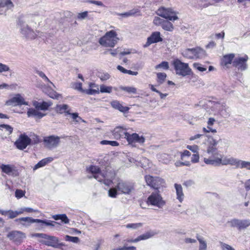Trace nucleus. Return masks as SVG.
I'll list each match as a JSON object with an SVG mask.
<instances>
[{
	"label": "nucleus",
	"mask_w": 250,
	"mask_h": 250,
	"mask_svg": "<svg viewBox=\"0 0 250 250\" xmlns=\"http://www.w3.org/2000/svg\"><path fill=\"white\" fill-rule=\"evenodd\" d=\"M156 14L167 20H164L162 25V28L168 31H170L171 29H173V25L170 21H174L178 19L176 13L171 8H166L164 6L160 7Z\"/></svg>",
	"instance_id": "f257e3e1"
},
{
	"label": "nucleus",
	"mask_w": 250,
	"mask_h": 250,
	"mask_svg": "<svg viewBox=\"0 0 250 250\" xmlns=\"http://www.w3.org/2000/svg\"><path fill=\"white\" fill-rule=\"evenodd\" d=\"M114 135L116 139L120 138L121 136L125 135V138L127 140L129 144L133 143L143 144L145 141V139L143 136H140L137 133L130 134L128 132L123 131L120 128H117L114 130Z\"/></svg>",
	"instance_id": "f03ea898"
},
{
	"label": "nucleus",
	"mask_w": 250,
	"mask_h": 250,
	"mask_svg": "<svg viewBox=\"0 0 250 250\" xmlns=\"http://www.w3.org/2000/svg\"><path fill=\"white\" fill-rule=\"evenodd\" d=\"M182 54L188 59H203L206 56V51L200 47L187 48L183 50Z\"/></svg>",
	"instance_id": "7ed1b4c3"
},
{
	"label": "nucleus",
	"mask_w": 250,
	"mask_h": 250,
	"mask_svg": "<svg viewBox=\"0 0 250 250\" xmlns=\"http://www.w3.org/2000/svg\"><path fill=\"white\" fill-rule=\"evenodd\" d=\"M172 64L176 74L179 76L185 77L190 75L192 72L188 63L183 62L178 59L173 61Z\"/></svg>",
	"instance_id": "20e7f679"
},
{
	"label": "nucleus",
	"mask_w": 250,
	"mask_h": 250,
	"mask_svg": "<svg viewBox=\"0 0 250 250\" xmlns=\"http://www.w3.org/2000/svg\"><path fill=\"white\" fill-rule=\"evenodd\" d=\"M118 40L116 32H106L104 36L100 38L99 43L104 47H113Z\"/></svg>",
	"instance_id": "39448f33"
},
{
	"label": "nucleus",
	"mask_w": 250,
	"mask_h": 250,
	"mask_svg": "<svg viewBox=\"0 0 250 250\" xmlns=\"http://www.w3.org/2000/svg\"><path fill=\"white\" fill-rule=\"evenodd\" d=\"M76 16L70 11L64 12V17L62 19V22L64 23L65 29L73 30V27L77 26Z\"/></svg>",
	"instance_id": "423d86ee"
},
{
	"label": "nucleus",
	"mask_w": 250,
	"mask_h": 250,
	"mask_svg": "<svg viewBox=\"0 0 250 250\" xmlns=\"http://www.w3.org/2000/svg\"><path fill=\"white\" fill-rule=\"evenodd\" d=\"M147 203L159 208H162L166 204L159 192H152L147 198Z\"/></svg>",
	"instance_id": "0eeeda50"
},
{
	"label": "nucleus",
	"mask_w": 250,
	"mask_h": 250,
	"mask_svg": "<svg viewBox=\"0 0 250 250\" xmlns=\"http://www.w3.org/2000/svg\"><path fill=\"white\" fill-rule=\"evenodd\" d=\"M60 138L57 136L51 135L47 136L43 139L44 146L49 149H52L57 147L60 144Z\"/></svg>",
	"instance_id": "6e6552de"
},
{
	"label": "nucleus",
	"mask_w": 250,
	"mask_h": 250,
	"mask_svg": "<svg viewBox=\"0 0 250 250\" xmlns=\"http://www.w3.org/2000/svg\"><path fill=\"white\" fill-rule=\"evenodd\" d=\"M228 223L231 227H235L239 230H242L250 226V220L233 219L228 221Z\"/></svg>",
	"instance_id": "1a4fd4ad"
},
{
	"label": "nucleus",
	"mask_w": 250,
	"mask_h": 250,
	"mask_svg": "<svg viewBox=\"0 0 250 250\" xmlns=\"http://www.w3.org/2000/svg\"><path fill=\"white\" fill-rule=\"evenodd\" d=\"M42 244L48 246L57 248L59 246H63L64 245L62 243H59V239L54 236L46 235L44 239L40 241Z\"/></svg>",
	"instance_id": "9d476101"
},
{
	"label": "nucleus",
	"mask_w": 250,
	"mask_h": 250,
	"mask_svg": "<svg viewBox=\"0 0 250 250\" xmlns=\"http://www.w3.org/2000/svg\"><path fill=\"white\" fill-rule=\"evenodd\" d=\"M145 180L147 185L153 188L158 189L164 183V180L158 177H153L149 175L145 176Z\"/></svg>",
	"instance_id": "9b49d317"
},
{
	"label": "nucleus",
	"mask_w": 250,
	"mask_h": 250,
	"mask_svg": "<svg viewBox=\"0 0 250 250\" xmlns=\"http://www.w3.org/2000/svg\"><path fill=\"white\" fill-rule=\"evenodd\" d=\"M31 140L25 134H21L15 142L16 147L20 150L25 148L31 143Z\"/></svg>",
	"instance_id": "f8f14e48"
},
{
	"label": "nucleus",
	"mask_w": 250,
	"mask_h": 250,
	"mask_svg": "<svg viewBox=\"0 0 250 250\" xmlns=\"http://www.w3.org/2000/svg\"><path fill=\"white\" fill-rule=\"evenodd\" d=\"M5 104L8 106H21L22 105H28V102H25L24 99L20 94H16L6 102Z\"/></svg>",
	"instance_id": "ddd939ff"
},
{
	"label": "nucleus",
	"mask_w": 250,
	"mask_h": 250,
	"mask_svg": "<svg viewBox=\"0 0 250 250\" xmlns=\"http://www.w3.org/2000/svg\"><path fill=\"white\" fill-rule=\"evenodd\" d=\"M87 170L93 174V177L99 182H102V178L105 177V175L102 172L100 168L96 166H91L87 168Z\"/></svg>",
	"instance_id": "4468645a"
},
{
	"label": "nucleus",
	"mask_w": 250,
	"mask_h": 250,
	"mask_svg": "<svg viewBox=\"0 0 250 250\" xmlns=\"http://www.w3.org/2000/svg\"><path fill=\"white\" fill-rule=\"evenodd\" d=\"M248 57L245 55L244 57L236 58L232 62L233 66L237 67L241 70H245L247 68V62Z\"/></svg>",
	"instance_id": "2eb2a0df"
},
{
	"label": "nucleus",
	"mask_w": 250,
	"mask_h": 250,
	"mask_svg": "<svg viewBox=\"0 0 250 250\" xmlns=\"http://www.w3.org/2000/svg\"><path fill=\"white\" fill-rule=\"evenodd\" d=\"M7 237L15 242L21 243L22 239L25 238V235L20 231H12L7 234Z\"/></svg>",
	"instance_id": "dca6fc26"
},
{
	"label": "nucleus",
	"mask_w": 250,
	"mask_h": 250,
	"mask_svg": "<svg viewBox=\"0 0 250 250\" xmlns=\"http://www.w3.org/2000/svg\"><path fill=\"white\" fill-rule=\"evenodd\" d=\"M27 17L24 15H21L17 21V25L20 27L21 31H33L31 30L27 24Z\"/></svg>",
	"instance_id": "f3484780"
},
{
	"label": "nucleus",
	"mask_w": 250,
	"mask_h": 250,
	"mask_svg": "<svg viewBox=\"0 0 250 250\" xmlns=\"http://www.w3.org/2000/svg\"><path fill=\"white\" fill-rule=\"evenodd\" d=\"M52 105V103L49 101L39 102L35 101L33 102V105L40 110L46 111Z\"/></svg>",
	"instance_id": "a211bd4d"
},
{
	"label": "nucleus",
	"mask_w": 250,
	"mask_h": 250,
	"mask_svg": "<svg viewBox=\"0 0 250 250\" xmlns=\"http://www.w3.org/2000/svg\"><path fill=\"white\" fill-rule=\"evenodd\" d=\"M117 188L119 191L124 194H129L133 189L132 185L123 182L119 183L117 186Z\"/></svg>",
	"instance_id": "6ab92c4d"
},
{
	"label": "nucleus",
	"mask_w": 250,
	"mask_h": 250,
	"mask_svg": "<svg viewBox=\"0 0 250 250\" xmlns=\"http://www.w3.org/2000/svg\"><path fill=\"white\" fill-rule=\"evenodd\" d=\"M160 32H153L151 36L147 38V42L144 46L147 47L152 43L162 41L163 39L160 37Z\"/></svg>",
	"instance_id": "aec40b11"
},
{
	"label": "nucleus",
	"mask_w": 250,
	"mask_h": 250,
	"mask_svg": "<svg viewBox=\"0 0 250 250\" xmlns=\"http://www.w3.org/2000/svg\"><path fill=\"white\" fill-rule=\"evenodd\" d=\"M219 156L220 157L215 156L214 157L211 155V157L208 158H204V161L207 165L219 166L221 165V155H219Z\"/></svg>",
	"instance_id": "412c9836"
},
{
	"label": "nucleus",
	"mask_w": 250,
	"mask_h": 250,
	"mask_svg": "<svg viewBox=\"0 0 250 250\" xmlns=\"http://www.w3.org/2000/svg\"><path fill=\"white\" fill-rule=\"evenodd\" d=\"M39 109L35 108H29L27 112V115L28 117H34L35 118L41 119L43 117L46 115V114H44L39 111Z\"/></svg>",
	"instance_id": "4be33fe9"
},
{
	"label": "nucleus",
	"mask_w": 250,
	"mask_h": 250,
	"mask_svg": "<svg viewBox=\"0 0 250 250\" xmlns=\"http://www.w3.org/2000/svg\"><path fill=\"white\" fill-rule=\"evenodd\" d=\"M0 213L4 216H8L10 219H13L16 217L19 214H22V211H13L12 210H0Z\"/></svg>",
	"instance_id": "5701e85b"
},
{
	"label": "nucleus",
	"mask_w": 250,
	"mask_h": 250,
	"mask_svg": "<svg viewBox=\"0 0 250 250\" xmlns=\"http://www.w3.org/2000/svg\"><path fill=\"white\" fill-rule=\"evenodd\" d=\"M55 110L57 113L60 114H70V108L69 106L66 104L57 105Z\"/></svg>",
	"instance_id": "b1692460"
},
{
	"label": "nucleus",
	"mask_w": 250,
	"mask_h": 250,
	"mask_svg": "<svg viewBox=\"0 0 250 250\" xmlns=\"http://www.w3.org/2000/svg\"><path fill=\"white\" fill-rule=\"evenodd\" d=\"M112 106L116 109L119 110L120 111L125 113L128 111L129 108L127 106H124L119 102L117 101H113L111 103Z\"/></svg>",
	"instance_id": "393cba45"
},
{
	"label": "nucleus",
	"mask_w": 250,
	"mask_h": 250,
	"mask_svg": "<svg viewBox=\"0 0 250 250\" xmlns=\"http://www.w3.org/2000/svg\"><path fill=\"white\" fill-rule=\"evenodd\" d=\"M174 187L176 189L177 199L180 203H182L183 201L184 197L182 187L181 185L175 184Z\"/></svg>",
	"instance_id": "a878e982"
},
{
	"label": "nucleus",
	"mask_w": 250,
	"mask_h": 250,
	"mask_svg": "<svg viewBox=\"0 0 250 250\" xmlns=\"http://www.w3.org/2000/svg\"><path fill=\"white\" fill-rule=\"evenodd\" d=\"M2 171L8 175H11L14 173L15 167L10 165L2 164L1 166Z\"/></svg>",
	"instance_id": "bb28decb"
},
{
	"label": "nucleus",
	"mask_w": 250,
	"mask_h": 250,
	"mask_svg": "<svg viewBox=\"0 0 250 250\" xmlns=\"http://www.w3.org/2000/svg\"><path fill=\"white\" fill-rule=\"evenodd\" d=\"M53 160V158L52 157H47L42 159L34 166V170L44 166L48 163L52 162Z\"/></svg>",
	"instance_id": "cd10ccee"
},
{
	"label": "nucleus",
	"mask_w": 250,
	"mask_h": 250,
	"mask_svg": "<svg viewBox=\"0 0 250 250\" xmlns=\"http://www.w3.org/2000/svg\"><path fill=\"white\" fill-rule=\"evenodd\" d=\"M234 57V54H229L225 55L222 60V64L225 66H227L229 64H231Z\"/></svg>",
	"instance_id": "c85d7f7f"
},
{
	"label": "nucleus",
	"mask_w": 250,
	"mask_h": 250,
	"mask_svg": "<svg viewBox=\"0 0 250 250\" xmlns=\"http://www.w3.org/2000/svg\"><path fill=\"white\" fill-rule=\"evenodd\" d=\"M0 7L10 9L14 7V4L11 0H0Z\"/></svg>",
	"instance_id": "c756f323"
},
{
	"label": "nucleus",
	"mask_w": 250,
	"mask_h": 250,
	"mask_svg": "<svg viewBox=\"0 0 250 250\" xmlns=\"http://www.w3.org/2000/svg\"><path fill=\"white\" fill-rule=\"evenodd\" d=\"M17 222H20L23 226H29L32 224L31 217H21L15 220Z\"/></svg>",
	"instance_id": "7c9ffc66"
},
{
	"label": "nucleus",
	"mask_w": 250,
	"mask_h": 250,
	"mask_svg": "<svg viewBox=\"0 0 250 250\" xmlns=\"http://www.w3.org/2000/svg\"><path fill=\"white\" fill-rule=\"evenodd\" d=\"M21 36L26 41L35 39L37 35L35 32H21Z\"/></svg>",
	"instance_id": "2f4dec72"
},
{
	"label": "nucleus",
	"mask_w": 250,
	"mask_h": 250,
	"mask_svg": "<svg viewBox=\"0 0 250 250\" xmlns=\"http://www.w3.org/2000/svg\"><path fill=\"white\" fill-rule=\"evenodd\" d=\"M139 12V10L138 9H133L127 12L123 13H118L117 15H119L123 18L128 17L134 15L135 14Z\"/></svg>",
	"instance_id": "473e14b6"
},
{
	"label": "nucleus",
	"mask_w": 250,
	"mask_h": 250,
	"mask_svg": "<svg viewBox=\"0 0 250 250\" xmlns=\"http://www.w3.org/2000/svg\"><path fill=\"white\" fill-rule=\"evenodd\" d=\"M0 130L4 131L6 135H9L12 133L13 128L9 125L2 124L0 125Z\"/></svg>",
	"instance_id": "72a5a7b5"
},
{
	"label": "nucleus",
	"mask_w": 250,
	"mask_h": 250,
	"mask_svg": "<svg viewBox=\"0 0 250 250\" xmlns=\"http://www.w3.org/2000/svg\"><path fill=\"white\" fill-rule=\"evenodd\" d=\"M207 152L208 154H210L211 155H212L214 157H215V156H218L220 155L218 153L216 146H208L207 150Z\"/></svg>",
	"instance_id": "f704fd0d"
},
{
	"label": "nucleus",
	"mask_w": 250,
	"mask_h": 250,
	"mask_svg": "<svg viewBox=\"0 0 250 250\" xmlns=\"http://www.w3.org/2000/svg\"><path fill=\"white\" fill-rule=\"evenodd\" d=\"M197 239L198 240L200 245L199 250H206L207 245L206 242L204 240L203 238L201 236H197Z\"/></svg>",
	"instance_id": "c9c22d12"
},
{
	"label": "nucleus",
	"mask_w": 250,
	"mask_h": 250,
	"mask_svg": "<svg viewBox=\"0 0 250 250\" xmlns=\"http://www.w3.org/2000/svg\"><path fill=\"white\" fill-rule=\"evenodd\" d=\"M32 223H42L45 224L46 226H54V224H57L56 222L51 221H45L40 219H34L31 218Z\"/></svg>",
	"instance_id": "e433bc0d"
},
{
	"label": "nucleus",
	"mask_w": 250,
	"mask_h": 250,
	"mask_svg": "<svg viewBox=\"0 0 250 250\" xmlns=\"http://www.w3.org/2000/svg\"><path fill=\"white\" fill-rule=\"evenodd\" d=\"M167 77L165 73H157V82L159 84H161L165 81Z\"/></svg>",
	"instance_id": "4c0bfd02"
},
{
	"label": "nucleus",
	"mask_w": 250,
	"mask_h": 250,
	"mask_svg": "<svg viewBox=\"0 0 250 250\" xmlns=\"http://www.w3.org/2000/svg\"><path fill=\"white\" fill-rule=\"evenodd\" d=\"M154 235L153 232H147L146 233L140 235L137 237V241L147 239Z\"/></svg>",
	"instance_id": "58836bf2"
},
{
	"label": "nucleus",
	"mask_w": 250,
	"mask_h": 250,
	"mask_svg": "<svg viewBox=\"0 0 250 250\" xmlns=\"http://www.w3.org/2000/svg\"><path fill=\"white\" fill-rule=\"evenodd\" d=\"M238 168H246L250 170V162L240 160Z\"/></svg>",
	"instance_id": "ea45409f"
},
{
	"label": "nucleus",
	"mask_w": 250,
	"mask_h": 250,
	"mask_svg": "<svg viewBox=\"0 0 250 250\" xmlns=\"http://www.w3.org/2000/svg\"><path fill=\"white\" fill-rule=\"evenodd\" d=\"M120 88L128 93L135 94L137 92L136 88L132 86H121Z\"/></svg>",
	"instance_id": "a19ab883"
},
{
	"label": "nucleus",
	"mask_w": 250,
	"mask_h": 250,
	"mask_svg": "<svg viewBox=\"0 0 250 250\" xmlns=\"http://www.w3.org/2000/svg\"><path fill=\"white\" fill-rule=\"evenodd\" d=\"M169 64L167 62H162L161 63L156 65L155 66V69L157 70L160 68H163L165 70H168L169 69Z\"/></svg>",
	"instance_id": "79ce46f5"
},
{
	"label": "nucleus",
	"mask_w": 250,
	"mask_h": 250,
	"mask_svg": "<svg viewBox=\"0 0 250 250\" xmlns=\"http://www.w3.org/2000/svg\"><path fill=\"white\" fill-rule=\"evenodd\" d=\"M113 87L112 86H107L104 85H100V91L101 93H110L112 92Z\"/></svg>",
	"instance_id": "37998d69"
},
{
	"label": "nucleus",
	"mask_w": 250,
	"mask_h": 250,
	"mask_svg": "<svg viewBox=\"0 0 250 250\" xmlns=\"http://www.w3.org/2000/svg\"><path fill=\"white\" fill-rule=\"evenodd\" d=\"M240 159L235 158L233 157H230L229 165L235 166L236 168L238 167Z\"/></svg>",
	"instance_id": "c03bdc74"
},
{
	"label": "nucleus",
	"mask_w": 250,
	"mask_h": 250,
	"mask_svg": "<svg viewBox=\"0 0 250 250\" xmlns=\"http://www.w3.org/2000/svg\"><path fill=\"white\" fill-rule=\"evenodd\" d=\"M36 73L40 77H41L44 80V81L49 82L51 84H53V83L49 80V79L47 77V76L45 75V74L42 71L37 70L36 71Z\"/></svg>",
	"instance_id": "a18cd8bd"
},
{
	"label": "nucleus",
	"mask_w": 250,
	"mask_h": 250,
	"mask_svg": "<svg viewBox=\"0 0 250 250\" xmlns=\"http://www.w3.org/2000/svg\"><path fill=\"white\" fill-rule=\"evenodd\" d=\"M47 94L49 97L52 99H58L59 97V95L51 89L48 90V92L47 93Z\"/></svg>",
	"instance_id": "49530a36"
},
{
	"label": "nucleus",
	"mask_w": 250,
	"mask_h": 250,
	"mask_svg": "<svg viewBox=\"0 0 250 250\" xmlns=\"http://www.w3.org/2000/svg\"><path fill=\"white\" fill-rule=\"evenodd\" d=\"M101 144L102 145H109L114 146H117L119 145L118 143L114 141L103 140L101 142Z\"/></svg>",
	"instance_id": "de8ad7c7"
},
{
	"label": "nucleus",
	"mask_w": 250,
	"mask_h": 250,
	"mask_svg": "<svg viewBox=\"0 0 250 250\" xmlns=\"http://www.w3.org/2000/svg\"><path fill=\"white\" fill-rule=\"evenodd\" d=\"M65 240L77 243L79 241V238L77 237H73L69 235H66Z\"/></svg>",
	"instance_id": "09e8293b"
},
{
	"label": "nucleus",
	"mask_w": 250,
	"mask_h": 250,
	"mask_svg": "<svg viewBox=\"0 0 250 250\" xmlns=\"http://www.w3.org/2000/svg\"><path fill=\"white\" fill-rule=\"evenodd\" d=\"M142 226V224L141 223H135V224H129L126 226V227L128 229H136L140 228Z\"/></svg>",
	"instance_id": "8fccbe9b"
},
{
	"label": "nucleus",
	"mask_w": 250,
	"mask_h": 250,
	"mask_svg": "<svg viewBox=\"0 0 250 250\" xmlns=\"http://www.w3.org/2000/svg\"><path fill=\"white\" fill-rule=\"evenodd\" d=\"M165 20L160 18L158 17H155L153 20V23L156 25L162 26Z\"/></svg>",
	"instance_id": "3c124183"
},
{
	"label": "nucleus",
	"mask_w": 250,
	"mask_h": 250,
	"mask_svg": "<svg viewBox=\"0 0 250 250\" xmlns=\"http://www.w3.org/2000/svg\"><path fill=\"white\" fill-rule=\"evenodd\" d=\"M88 16V12L84 11L81 13H79L78 14L77 16V19L79 20H84Z\"/></svg>",
	"instance_id": "603ef678"
},
{
	"label": "nucleus",
	"mask_w": 250,
	"mask_h": 250,
	"mask_svg": "<svg viewBox=\"0 0 250 250\" xmlns=\"http://www.w3.org/2000/svg\"><path fill=\"white\" fill-rule=\"evenodd\" d=\"M187 148L194 153H198L199 147L197 145L189 146H187Z\"/></svg>",
	"instance_id": "864d4df0"
},
{
	"label": "nucleus",
	"mask_w": 250,
	"mask_h": 250,
	"mask_svg": "<svg viewBox=\"0 0 250 250\" xmlns=\"http://www.w3.org/2000/svg\"><path fill=\"white\" fill-rule=\"evenodd\" d=\"M68 115L71 116L75 123H79V121L77 120L78 118L80 119V120H82V118L79 116L78 113H70V114H68Z\"/></svg>",
	"instance_id": "5fc2aeb1"
},
{
	"label": "nucleus",
	"mask_w": 250,
	"mask_h": 250,
	"mask_svg": "<svg viewBox=\"0 0 250 250\" xmlns=\"http://www.w3.org/2000/svg\"><path fill=\"white\" fill-rule=\"evenodd\" d=\"M193 67L197 69L199 71L201 72L205 71L207 70V68L201 66V64L198 63H194L193 64Z\"/></svg>",
	"instance_id": "6e6d98bb"
},
{
	"label": "nucleus",
	"mask_w": 250,
	"mask_h": 250,
	"mask_svg": "<svg viewBox=\"0 0 250 250\" xmlns=\"http://www.w3.org/2000/svg\"><path fill=\"white\" fill-rule=\"evenodd\" d=\"M218 144V141L212 137L208 138V146H216Z\"/></svg>",
	"instance_id": "4d7b16f0"
},
{
	"label": "nucleus",
	"mask_w": 250,
	"mask_h": 250,
	"mask_svg": "<svg viewBox=\"0 0 250 250\" xmlns=\"http://www.w3.org/2000/svg\"><path fill=\"white\" fill-rule=\"evenodd\" d=\"M99 78L102 81L107 80L110 78V75L108 73H102L99 75Z\"/></svg>",
	"instance_id": "13d9d810"
},
{
	"label": "nucleus",
	"mask_w": 250,
	"mask_h": 250,
	"mask_svg": "<svg viewBox=\"0 0 250 250\" xmlns=\"http://www.w3.org/2000/svg\"><path fill=\"white\" fill-rule=\"evenodd\" d=\"M9 70L10 68L7 65L0 63V73L2 72L8 71Z\"/></svg>",
	"instance_id": "bf43d9fd"
},
{
	"label": "nucleus",
	"mask_w": 250,
	"mask_h": 250,
	"mask_svg": "<svg viewBox=\"0 0 250 250\" xmlns=\"http://www.w3.org/2000/svg\"><path fill=\"white\" fill-rule=\"evenodd\" d=\"M99 88L97 87L96 89H89L86 91V93L88 95H93L96 93H99Z\"/></svg>",
	"instance_id": "052dcab7"
},
{
	"label": "nucleus",
	"mask_w": 250,
	"mask_h": 250,
	"mask_svg": "<svg viewBox=\"0 0 250 250\" xmlns=\"http://www.w3.org/2000/svg\"><path fill=\"white\" fill-rule=\"evenodd\" d=\"M87 2L89 3L94 4L98 6H104V4L101 1L95 0H88Z\"/></svg>",
	"instance_id": "680f3d73"
},
{
	"label": "nucleus",
	"mask_w": 250,
	"mask_h": 250,
	"mask_svg": "<svg viewBox=\"0 0 250 250\" xmlns=\"http://www.w3.org/2000/svg\"><path fill=\"white\" fill-rule=\"evenodd\" d=\"M24 195V193L22 190L17 189L15 191V196L17 198H21Z\"/></svg>",
	"instance_id": "e2e57ef3"
},
{
	"label": "nucleus",
	"mask_w": 250,
	"mask_h": 250,
	"mask_svg": "<svg viewBox=\"0 0 250 250\" xmlns=\"http://www.w3.org/2000/svg\"><path fill=\"white\" fill-rule=\"evenodd\" d=\"M221 164H222L223 165H229L230 157H225L223 159L222 158L221 156Z\"/></svg>",
	"instance_id": "0e129e2a"
},
{
	"label": "nucleus",
	"mask_w": 250,
	"mask_h": 250,
	"mask_svg": "<svg viewBox=\"0 0 250 250\" xmlns=\"http://www.w3.org/2000/svg\"><path fill=\"white\" fill-rule=\"evenodd\" d=\"M117 195V190L115 188H111L108 190V195L111 197H115Z\"/></svg>",
	"instance_id": "69168bd1"
},
{
	"label": "nucleus",
	"mask_w": 250,
	"mask_h": 250,
	"mask_svg": "<svg viewBox=\"0 0 250 250\" xmlns=\"http://www.w3.org/2000/svg\"><path fill=\"white\" fill-rule=\"evenodd\" d=\"M199 155L198 153H196L195 154H194L192 155V156L191 157V161L192 163H197L199 161Z\"/></svg>",
	"instance_id": "338daca9"
},
{
	"label": "nucleus",
	"mask_w": 250,
	"mask_h": 250,
	"mask_svg": "<svg viewBox=\"0 0 250 250\" xmlns=\"http://www.w3.org/2000/svg\"><path fill=\"white\" fill-rule=\"evenodd\" d=\"M222 248L223 250H235L231 246L225 243L222 244Z\"/></svg>",
	"instance_id": "774afa93"
}]
</instances>
